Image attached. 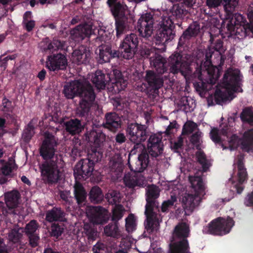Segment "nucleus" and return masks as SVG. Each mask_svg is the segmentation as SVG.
I'll return each instance as SVG.
<instances>
[{
  "label": "nucleus",
  "mask_w": 253,
  "mask_h": 253,
  "mask_svg": "<svg viewBox=\"0 0 253 253\" xmlns=\"http://www.w3.org/2000/svg\"><path fill=\"white\" fill-rule=\"evenodd\" d=\"M210 136L215 143H220L223 149L234 150L240 147L242 150L249 152L253 148V128L240 133L239 136L233 134L230 128L227 127L219 131L212 128Z\"/></svg>",
  "instance_id": "obj_1"
},
{
  "label": "nucleus",
  "mask_w": 253,
  "mask_h": 253,
  "mask_svg": "<svg viewBox=\"0 0 253 253\" xmlns=\"http://www.w3.org/2000/svg\"><path fill=\"white\" fill-rule=\"evenodd\" d=\"M56 144L55 138L52 135L45 134V138L41 148L40 153L44 159L51 160L43 163L40 166V169L42 179L49 182H57L60 176L57 158L54 156Z\"/></svg>",
  "instance_id": "obj_2"
},
{
  "label": "nucleus",
  "mask_w": 253,
  "mask_h": 253,
  "mask_svg": "<svg viewBox=\"0 0 253 253\" xmlns=\"http://www.w3.org/2000/svg\"><path fill=\"white\" fill-rule=\"evenodd\" d=\"M86 135L88 141L93 142V144L89 152V158L79 161L75 166L74 173L76 178L85 179L90 176L94 169V161H98L102 158V152L96 148L100 147L105 141V135L94 130Z\"/></svg>",
  "instance_id": "obj_3"
},
{
  "label": "nucleus",
  "mask_w": 253,
  "mask_h": 253,
  "mask_svg": "<svg viewBox=\"0 0 253 253\" xmlns=\"http://www.w3.org/2000/svg\"><path fill=\"white\" fill-rule=\"evenodd\" d=\"M63 92L68 99H73L77 96L81 97V100L78 110L82 115L88 111L95 99L91 85L86 82L83 83L78 80L71 82L65 84Z\"/></svg>",
  "instance_id": "obj_4"
},
{
  "label": "nucleus",
  "mask_w": 253,
  "mask_h": 253,
  "mask_svg": "<svg viewBox=\"0 0 253 253\" xmlns=\"http://www.w3.org/2000/svg\"><path fill=\"white\" fill-rule=\"evenodd\" d=\"M242 76L239 70L228 69L224 76L223 87L217 89L215 93V99L217 103L221 104L230 101L234 97V92H242Z\"/></svg>",
  "instance_id": "obj_5"
},
{
  "label": "nucleus",
  "mask_w": 253,
  "mask_h": 253,
  "mask_svg": "<svg viewBox=\"0 0 253 253\" xmlns=\"http://www.w3.org/2000/svg\"><path fill=\"white\" fill-rule=\"evenodd\" d=\"M159 189L156 186H149L147 188L146 201L145 213L147 217L146 227L152 230H157L162 217L157 213L159 211L158 204L153 200L159 196Z\"/></svg>",
  "instance_id": "obj_6"
},
{
  "label": "nucleus",
  "mask_w": 253,
  "mask_h": 253,
  "mask_svg": "<svg viewBox=\"0 0 253 253\" xmlns=\"http://www.w3.org/2000/svg\"><path fill=\"white\" fill-rule=\"evenodd\" d=\"M189 233V225L186 223H181L175 227L169 253H190L187 240L185 239Z\"/></svg>",
  "instance_id": "obj_7"
},
{
  "label": "nucleus",
  "mask_w": 253,
  "mask_h": 253,
  "mask_svg": "<svg viewBox=\"0 0 253 253\" xmlns=\"http://www.w3.org/2000/svg\"><path fill=\"white\" fill-rule=\"evenodd\" d=\"M234 224V221L230 217H218L204 226L203 232L206 234L223 235L229 233Z\"/></svg>",
  "instance_id": "obj_8"
},
{
  "label": "nucleus",
  "mask_w": 253,
  "mask_h": 253,
  "mask_svg": "<svg viewBox=\"0 0 253 253\" xmlns=\"http://www.w3.org/2000/svg\"><path fill=\"white\" fill-rule=\"evenodd\" d=\"M243 156L240 155L235 160L234 165L237 166L238 168L237 176V177L232 178L229 180L233 185V189H231V196L224 199V201L225 202L229 201L232 198L234 191H236L237 193L240 194L243 190L242 184L247 178L246 169L244 168L243 166ZM222 200H223V199H222Z\"/></svg>",
  "instance_id": "obj_9"
},
{
  "label": "nucleus",
  "mask_w": 253,
  "mask_h": 253,
  "mask_svg": "<svg viewBox=\"0 0 253 253\" xmlns=\"http://www.w3.org/2000/svg\"><path fill=\"white\" fill-rule=\"evenodd\" d=\"M169 70L171 73H180L186 78L191 73V69L188 64L178 53L171 55L169 58Z\"/></svg>",
  "instance_id": "obj_10"
},
{
  "label": "nucleus",
  "mask_w": 253,
  "mask_h": 253,
  "mask_svg": "<svg viewBox=\"0 0 253 253\" xmlns=\"http://www.w3.org/2000/svg\"><path fill=\"white\" fill-rule=\"evenodd\" d=\"M138 44L136 35L130 34L127 35L121 45V55L126 59L133 57Z\"/></svg>",
  "instance_id": "obj_11"
},
{
  "label": "nucleus",
  "mask_w": 253,
  "mask_h": 253,
  "mask_svg": "<svg viewBox=\"0 0 253 253\" xmlns=\"http://www.w3.org/2000/svg\"><path fill=\"white\" fill-rule=\"evenodd\" d=\"M86 214L93 224H102L106 223L109 219L108 211L100 207H87Z\"/></svg>",
  "instance_id": "obj_12"
},
{
  "label": "nucleus",
  "mask_w": 253,
  "mask_h": 253,
  "mask_svg": "<svg viewBox=\"0 0 253 253\" xmlns=\"http://www.w3.org/2000/svg\"><path fill=\"white\" fill-rule=\"evenodd\" d=\"M154 20L152 15L146 13L141 15L137 22V29L139 34L143 37H150L153 31Z\"/></svg>",
  "instance_id": "obj_13"
},
{
  "label": "nucleus",
  "mask_w": 253,
  "mask_h": 253,
  "mask_svg": "<svg viewBox=\"0 0 253 253\" xmlns=\"http://www.w3.org/2000/svg\"><path fill=\"white\" fill-rule=\"evenodd\" d=\"M173 28L174 26L171 20L168 19L164 21L156 37L158 43H165L172 40L175 35L173 31Z\"/></svg>",
  "instance_id": "obj_14"
},
{
  "label": "nucleus",
  "mask_w": 253,
  "mask_h": 253,
  "mask_svg": "<svg viewBox=\"0 0 253 253\" xmlns=\"http://www.w3.org/2000/svg\"><path fill=\"white\" fill-rule=\"evenodd\" d=\"M209 56L211 57V55L209 56L207 53L206 61L204 64L201 65L200 73L204 75L207 74L208 77L204 79L205 81L209 84H214L220 76V71L218 68L211 65V62L209 59Z\"/></svg>",
  "instance_id": "obj_15"
},
{
  "label": "nucleus",
  "mask_w": 253,
  "mask_h": 253,
  "mask_svg": "<svg viewBox=\"0 0 253 253\" xmlns=\"http://www.w3.org/2000/svg\"><path fill=\"white\" fill-rule=\"evenodd\" d=\"M94 30L95 27L92 23L80 25L71 31V38L75 41L79 42L93 34Z\"/></svg>",
  "instance_id": "obj_16"
},
{
  "label": "nucleus",
  "mask_w": 253,
  "mask_h": 253,
  "mask_svg": "<svg viewBox=\"0 0 253 253\" xmlns=\"http://www.w3.org/2000/svg\"><path fill=\"white\" fill-rule=\"evenodd\" d=\"M124 181L126 186L129 188L143 187L146 183L145 179L141 173L132 170L125 174Z\"/></svg>",
  "instance_id": "obj_17"
},
{
  "label": "nucleus",
  "mask_w": 253,
  "mask_h": 253,
  "mask_svg": "<svg viewBox=\"0 0 253 253\" xmlns=\"http://www.w3.org/2000/svg\"><path fill=\"white\" fill-rule=\"evenodd\" d=\"M67 61L65 56L61 54L51 55L46 62V67L50 70L54 71L65 68Z\"/></svg>",
  "instance_id": "obj_18"
},
{
  "label": "nucleus",
  "mask_w": 253,
  "mask_h": 253,
  "mask_svg": "<svg viewBox=\"0 0 253 253\" xmlns=\"http://www.w3.org/2000/svg\"><path fill=\"white\" fill-rule=\"evenodd\" d=\"M200 196L199 195L193 196L185 193L180 197V201L187 214L191 212L194 209L198 206L200 200Z\"/></svg>",
  "instance_id": "obj_19"
},
{
  "label": "nucleus",
  "mask_w": 253,
  "mask_h": 253,
  "mask_svg": "<svg viewBox=\"0 0 253 253\" xmlns=\"http://www.w3.org/2000/svg\"><path fill=\"white\" fill-rule=\"evenodd\" d=\"M133 155H129L128 159V163L131 170L137 173H140L147 166L148 164V155L145 151H143L140 154L138 155L137 161L132 165L130 163L131 157Z\"/></svg>",
  "instance_id": "obj_20"
},
{
  "label": "nucleus",
  "mask_w": 253,
  "mask_h": 253,
  "mask_svg": "<svg viewBox=\"0 0 253 253\" xmlns=\"http://www.w3.org/2000/svg\"><path fill=\"white\" fill-rule=\"evenodd\" d=\"M147 147L150 154L157 157L162 152L163 145L159 137L152 135L149 139Z\"/></svg>",
  "instance_id": "obj_21"
},
{
  "label": "nucleus",
  "mask_w": 253,
  "mask_h": 253,
  "mask_svg": "<svg viewBox=\"0 0 253 253\" xmlns=\"http://www.w3.org/2000/svg\"><path fill=\"white\" fill-rule=\"evenodd\" d=\"M146 129V127L145 126L140 125L138 131L136 135L137 138L135 140H131L136 145L134 146V148L131 150L129 153L130 156L135 155L137 152L144 150V146L141 144V142L145 141L147 138Z\"/></svg>",
  "instance_id": "obj_22"
},
{
  "label": "nucleus",
  "mask_w": 253,
  "mask_h": 253,
  "mask_svg": "<svg viewBox=\"0 0 253 253\" xmlns=\"http://www.w3.org/2000/svg\"><path fill=\"white\" fill-rule=\"evenodd\" d=\"M107 3L115 17L121 18L128 13L127 6L123 4L121 0H108Z\"/></svg>",
  "instance_id": "obj_23"
},
{
  "label": "nucleus",
  "mask_w": 253,
  "mask_h": 253,
  "mask_svg": "<svg viewBox=\"0 0 253 253\" xmlns=\"http://www.w3.org/2000/svg\"><path fill=\"white\" fill-rule=\"evenodd\" d=\"M90 56V52L84 46H81L73 53V60L78 64L85 63Z\"/></svg>",
  "instance_id": "obj_24"
},
{
  "label": "nucleus",
  "mask_w": 253,
  "mask_h": 253,
  "mask_svg": "<svg viewBox=\"0 0 253 253\" xmlns=\"http://www.w3.org/2000/svg\"><path fill=\"white\" fill-rule=\"evenodd\" d=\"M150 64L159 74H163L167 71L166 60L161 55L155 54L150 60Z\"/></svg>",
  "instance_id": "obj_25"
},
{
  "label": "nucleus",
  "mask_w": 253,
  "mask_h": 253,
  "mask_svg": "<svg viewBox=\"0 0 253 253\" xmlns=\"http://www.w3.org/2000/svg\"><path fill=\"white\" fill-rule=\"evenodd\" d=\"M105 126L111 131H115L120 126V118L116 113H109L106 116Z\"/></svg>",
  "instance_id": "obj_26"
},
{
  "label": "nucleus",
  "mask_w": 253,
  "mask_h": 253,
  "mask_svg": "<svg viewBox=\"0 0 253 253\" xmlns=\"http://www.w3.org/2000/svg\"><path fill=\"white\" fill-rule=\"evenodd\" d=\"M113 73L114 80L110 78V81L115 84L114 87L116 86L118 91L124 89L126 86L127 83L126 81L122 78L121 72L118 70H113Z\"/></svg>",
  "instance_id": "obj_27"
},
{
  "label": "nucleus",
  "mask_w": 253,
  "mask_h": 253,
  "mask_svg": "<svg viewBox=\"0 0 253 253\" xmlns=\"http://www.w3.org/2000/svg\"><path fill=\"white\" fill-rule=\"evenodd\" d=\"M19 194L17 191L8 192L5 195V201L6 206L9 209H14L18 204Z\"/></svg>",
  "instance_id": "obj_28"
},
{
  "label": "nucleus",
  "mask_w": 253,
  "mask_h": 253,
  "mask_svg": "<svg viewBox=\"0 0 253 253\" xmlns=\"http://www.w3.org/2000/svg\"><path fill=\"white\" fill-rule=\"evenodd\" d=\"M89 78L97 89H102L105 88V75L101 71H97L94 74L90 75Z\"/></svg>",
  "instance_id": "obj_29"
},
{
  "label": "nucleus",
  "mask_w": 253,
  "mask_h": 253,
  "mask_svg": "<svg viewBox=\"0 0 253 253\" xmlns=\"http://www.w3.org/2000/svg\"><path fill=\"white\" fill-rule=\"evenodd\" d=\"M189 179L192 188L196 193V195L200 196L204 195L205 194V187L201 177L199 176H190Z\"/></svg>",
  "instance_id": "obj_30"
},
{
  "label": "nucleus",
  "mask_w": 253,
  "mask_h": 253,
  "mask_svg": "<svg viewBox=\"0 0 253 253\" xmlns=\"http://www.w3.org/2000/svg\"><path fill=\"white\" fill-rule=\"evenodd\" d=\"M229 17V15L228 16ZM243 16L239 13H236L232 15L230 19H227V28L230 32H234L236 29H238V26H240L241 23L243 21Z\"/></svg>",
  "instance_id": "obj_31"
},
{
  "label": "nucleus",
  "mask_w": 253,
  "mask_h": 253,
  "mask_svg": "<svg viewBox=\"0 0 253 253\" xmlns=\"http://www.w3.org/2000/svg\"><path fill=\"white\" fill-rule=\"evenodd\" d=\"M116 53H113L109 45H103L99 47V62L101 63L107 62L111 57H115Z\"/></svg>",
  "instance_id": "obj_32"
},
{
  "label": "nucleus",
  "mask_w": 253,
  "mask_h": 253,
  "mask_svg": "<svg viewBox=\"0 0 253 253\" xmlns=\"http://www.w3.org/2000/svg\"><path fill=\"white\" fill-rule=\"evenodd\" d=\"M66 129L72 134L80 133L83 127L79 120L77 119L71 120L65 124Z\"/></svg>",
  "instance_id": "obj_33"
},
{
  "label": "nucleus",
  "mask_w": 253,
  "mask_h": 253,
  "mask_svg": "<svg viewBox=\"0 0 253 253\" xmlns=\"http://www.w3.org/2000/svg\"><path fill=\"white\" fill-rule=\"evenodd\" d=\"M146 80L149 86L154 88L160 87L163 84L162 80L158 78L153 72L150 71L146 73Z\"/></svg>",
  "instance_id": "obj_34"
},
{
  "label": "nucleus",
  "mask_w": 253,
  "mask_h": 253,
  "mask_svg": "<svg viewBox=\"0 0 253 253\" xmlns=\"http://www.w3.org/2000/svg\"><path fill=\"white\" fill-rule=\"evenodd\" d=\"M64 216V213L60 209L53 208L46 213V219L49 222L62 221L63 220Z\"/></svg>",
  "instance_id": "obj_35"
},
{
  "label": "nucleus",
  "mask_w": 253,
  "mask_h": 253,
  "mask_svg": "<svg viewBox=\"0 0 253 253\" xmlns=\"http://www.w3.org/2000/svg\"><path fill=\"white\" fill-rule=\"evenodd\" d=\"M74 192L77 202L81 207L86 198V193L80 183H76L74 186Z\"/></svg>",
  "instance_id": "obj_36"
},
{
  "label": "nucleus",
  "mask_w": 253,
  "mask_h": 253,
  "mask_svg": "<svg viewBox=\"0 0 253 253\" xmlns=\"http://www.w3.org/2000/svg\"><path fill=\"white\" fill-rule=\"evenodd\" d=\"M104 233L108 236L118 238L121 236L117 223L109 224L104 228Z\"/></svg>",
  "instance_id": "obj_37"
},
{
  "label": "nucleus",
  "mask_w": 253,
  "mask_h": 253,
  "mask_svg": "<svg viewBox=\"0 0 253 253\" xmlns=\"http://www.w3.org/2000/svg\"><path fill=\"white\" fill-rule=\"evenodd\" d=\"M63 43L60 41L55 40L51 43H48V41L45 40L41 43V46L44 51H51L52 49L56 50L63 47Z\"/></svg>",
  "instance_id": "obj_38"
},
{
  "label": "nucleus",
  "mask_w": 253,
  "mask_h": 253,
  "mask_svg": "<svg viewBox=\"0 0 253 253\" xmlns=\"http://www.w3.org/2000/svg\"><path fill=\"white\" fill-rule=\"evenodd\" d=\"M126 14L124 16L121 18L115 17L118 19L116 22V29L117 31V36L118 37L120 36L129 28L127 22L124 20Z\"/></svg>",
  "instance_id": "obj_39"
},
{
  "label": "nucleus",
  "mask_w": 253,
  "mask_h": 253,
  "mask_svg": "<svg viewBox=\"0 0 253 253\" xmlns=\"http://www.w3.org/2000/svg\"><path fill=\"white\" fill-rule=\"evenodd\" d=\"M89 197L92 202L97 203L102 201L103 196L98 187H94L90 192Z\"/></svg>",
  "instance_id": "obj_40"
},
{
  "label": "nucleus",
  "mask_w": 253,
  "mask_h": 253,
  "mask_svg": "<svg viewBox=\"0 0 253 253\" xmlns=\"http://www.w3.org/2000/svg\"><path fill=\"white\" fill-rule=\"evenodd\" d=\"M14 168V164L12 162H5L0 160V170L3 175H9Z\"/></svg>",
  "instance_id": "obj_41"
},
{
  "label": "nucleus",
  "mask_w": 253,
  "mask_h": 253,
  "mask_svg": "<svg viewBox=\"0 0 253 253\" xmlns=\"http://www.w3.org/2000/svg\"><path fill=\"white\" fill-rule=\"evenodd\" d=\"M241 118L243 122L253 125V108H245L241 114Z\"/></svg>",
  "instance_id": "obj_42"
},
{
  "label": "nucleus",
  "mask_w": 253,
  "mask_h": 253,
  "mask_svg": "<svg viewBox=\"0 0 253 253\" xmlns=\"http://www.w3.org/2000/svg\"><path fill=\"white\" fill-rule=\"evenodd\" d=\"M125 210L121 205H116L112 209V217L113 221H117L123 217Z\"/></svg>",
  "instance_id": "obj_43"
},
{
  "label": "nucleus",
  "mask_w": 253,
  "mask_h": 253,
  "mask_svg": "<svg viewBox=\"0 0 253 253\" xmlns=\"http://www.w3.org/2000/svg\"><path fill=\"white\" fill-rule=\"evenodd\" d=\"M106 198L109 203L116 204L121 200V196L119 192L115 191H110L106 195Z\"/></svg>",
  "instance_id": "obj_44"
},
{
  "label": "nucleus",
  "mask_w": 253,
  "mask_h": 253,
  "mask_svg": "<svg viewBox=\"0 0 253 253\" xmlns=\"http://www.w3.org/2000/svg\"><path fill=\"white\" fill-rule=\"evenodd\" d=\"M23 232L22 228L14 229L11 231L8 234V239L10 242L13 243H17L20 241L21 238V232Z\"/></svg>",
  "instance_id": "obj_45"
},
{
  "label": "nucleus",
  "mask_w": 253,
  "mask_h": 253,
  "mask_svg": "<svg viewBox=\"0 0 253 253\" xmlns=\"http://www.w3.org/2000/svg\"><path fill=\"white\" fill-rule=\"evenodd\" d=\"M239 0H223V5L226 12L228 15L231 13L237 6Z\"/></svg>",
  "instance_id": "obj_46"
},
{
  "label": "nucleus",
  "mask_w": 253,
  "mask_h": 253,
  "mask_svg": "<svg viewBox=\"0 0 253 253\" xmlns=\"http://www.w3.org/2000/svg\"><path fill=\"white\" fill-rule=\"evenodd\" d=\"M140 125L138 124H131L129 125L127 128V132L129 135V139L131 140H135L137 138L136 135L138 131Z\"/></svg>",
  "instance_id": "obj_47"
},
{
  "label": "nucleus",
  "mask_w": 253,
  "mask_h": 253,
  "mask_svg": "<svg viewBox=\"0 0 253 253\" xmlns=\"http://www.w3.org/2000/svg\"><path fill=\"white\" fill-rule=\"evenodd\" d=\"M197 158L202 166L203 170L207 171L211 166V162L206 158L205 155L203 152L199 151L197 153Z\"/></svg>",
  "instance_id": "obj_48"
},
{
  "label": "nucleus",
  "mask_w": 253,
  "mask_h": 253,
  "mask_svg": "<svg viewBox=\"0 0 253 253\" xmlns=\"http://www.w3.org/2000/svg\"><path fill=\"white\" fill-rule=\"evenodd\" d=\"M136 226V219L133 214H130L126 219V227L127 232L133 231Z\"/></svg>",
  "instance_id": "obj_49"
},
{
  "label": "nucleus",
  "mask_w": 253,
  "mask_h": 253,
  "mask_svg": "<svg viewBox=\"0 0 253 253\" xmlns=\"http://www.w3.org/2000/svg\"><path fill=\"white\" fill-rule=\"evenodd\" d=\"M197 129V125L196 123L191 121H187L183 126L182 133L188 134L196 131Z\"/></svg>",
  "instance_id": "obj_50"
},
{
  "label": "nucleus",
  "mask_w": 253,
  "mask_h": 253,
  "mask_svg": "<svg viewBox=\"0 0 253 253\" xmlns=\"http://www.w3.org/2000/svg\"><path fill=\"white\" fill-rule=\"evenodd\" d=\"M200 31V26L198 24L194 23L193 25H191L189 28L186 31L183 35L184 36H194L196 35Z\"/></svg>",
  "instance_id": "obj_51"
},
{
  "label": "nucleus",
  "mask_w": 253,
  "mask_h": 253,
  "mask_svg": "<svg viewBox=\"0 0 253 253\" xmlns=\"http://www.w3.org/2000/svg\"><path fill=\"white\" fill-rule=\"evenodd\" d=\"M176 201V198L175 196L171 195L170 199L165 201L162 206V211L163 212L167 211L169 209L174 205Z\"/></svg>",
  "instance_id": "obj_52"
},
{
  "label": "nucleus",
  "mask_w": 253,
  "mask_h": 253,
  "mask_svg": "<svg viewBox=\"0 0 253 253\" xmlns=\"http://www.w3.org/2000/svg\"><path fill=\"white\" fill-rule=\"evenodd\" d=\"M38 225L35 220H32L26 226V233L28 235H32L37 229Z\"/></svg>",
  "instance_id": "obj_53"
},
{
  "label": "nucleus",
  "mask_w": 253,
  "mask_h": 253,
  "mask_svg": "<svg viewBox=\"0 0 253 253\" xmlns=\"http://www.w3.org/2000/svg\"><path fill=\"white\" fill-rule=\"evenodd\" d=\"M34 133V127L33 126L31 125V123H30L28 125L26 129L25 130L23 134V137L26 140H29V139H31V137L33 135Z\"/></svg>",
  "instance_id": "obj_54"
},
{
  "label": "nucleus",
  "mask_w": 253,
  "mask_h": 253,
  "mask_svg": "<svg viewBox=\"0 0 253 253\" xmlns=\"http://www.w3.org/2000/svg\"><path fill=\"white\" fill-rule=\"evenodd\" d=\"M99 38L103 41H107L110 37L111 34L106 31L103 28H100L98 31Z\"/></svg>",
  "instance_id": "obj_55"
},
{
  "label": "nucleus",
  "mask_w": 253,
  "mask_h": 253,
  "mask_svg": "<svg viewBox=\"0 0 253 253\" xmlns=\"http://www.w3.org/2000/svg\"><path fill=\"white\" fill-rule=\"evenodd\" d=\"M63 232V228L57 225H53L51 226V233L52 236L58 237Z\"/></svg>",
  "instance_id": "obj_56"
},
{
  "label": "nucleus",
  "mask_w": 253,
  "mask_h": 253,
  "mask_svg": "<svg viewBox=\"0 0 253 253\" xmlns=\"http://www.w3.org/2000/svg\"><path fill=\"white\" fill-rule=\"evenodd\" d=\"M105 246L101 243H97L93 247L94 253H104Z\"/></svg>",
  "instance_id": "obj_57"
},
{
  "label": "nucleus",
  "mask_w": 253,
  "mask_h": 253,
  "mask_svg": "<svg viewBox=\"0 0 253 253\" xmlns=\"http://www.w3.org/2000/svg\"><path fill=\"white\" fill-rule=\"evenodd\" d=\"M222 2V0H207V5L210 8H215L219 5Z\"/></svg>",
  "instance_id": "obj_58"
},
{
  "label": "nucleus",
  "mask_w": 253,
  "mask_h": 253,
  "mask_svg": "<svg viewBox=\"0 0 253 253\" xmlns=\"http://www.w3.org/2000/svg\"><path fill=\"white\" fill-rule=\"evenodd\" d=\"M3 111L9 112L12 109L11 103L7 99L4 98L2 100Z\"/></svg>",
  "instance_id": "obj_59"
},
{
  "label": "nucleus",
  "mask_w": 253,
  "mask_h": 253,
  "mask_svg": "<svg viewBox=\"0 0 253 253\" xmlns=\"http://www.w3.org/2000/svg\"><path fill=\"white\" fill-rule=\"evenodd\" d=\"M29 237L30 243L32 247H35L38 245L39 238L35 235H28Z\"/></svg>",
  "instance_id": "obj_60"
},
{
  "label": "nucleus",
  "mask_w": 253,
  "mask_h": 253,
  "mask_svg": "<svg viewBox=\"0 0 253 253\" xmlns=\"http://www.w3.org/2000/svg\"><path fill=\"white\" fill-rule=\"evenodd\" d=\"M24 23L27 31H30L35 26V21L31 20H24Z\"/></svg>",
  "instance_id": "obj_61"
},
{
  "label": "nucleus",
  "mask_w": 253,
  "mask_h": 253,
  "mask_svg": "<svg viewBox=\"0 0 253 253\" xmlns=\"http://www.w3.org/2000/svg\"><path fill=\"white\" fill-rule=\"evenodd\" d=\"M202 136V132L200 131H197L196 133L194 134L191 137V141L193 143H196L199 142L200 139Z\"/></svg>",
  "instance_id": "obj_62"
},
{
  "label": "nucleus",
  "mask_w": 253,
  "mask_h": 253,
  "mask_svg": "<svg viewBox=\"0 0 253 253\" xmlns=\"http://www.w3.org/2000/svg\"><path fill=\"white\" fill-rule=\"evenodd\" d=\"M222 45V42L220 40H218L216 42L214 46L215 49L216 51H218L220 53V54H221V52H223L224 51V49L223 48Z\"/></svg>",
  "instance_id": "obj_63"
},
{
  "label": "nucleus",
  "mask_w": 253,
  "mask_h": 253,
  "mask_svg": "<svg viewBox=\"0 0 253 253\" xmlns=\"http://www.w3.org/2000/svg\"><path fill=\"white\" fill-rule=\"evenodd\" d=\"M248 16L250 21L249 28L253 34V11L249 12Z\"/></svg>",
  "instance_id": "obj_64"
}]
</instances>
